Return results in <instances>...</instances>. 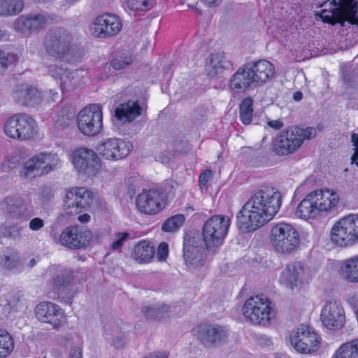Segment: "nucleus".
I'll list each match as a JSON object with an SVG mask.
<instances>
[{"instance_id": "nucleus-1", "label": "nucleus", "mask_w": 358, "mask_h": 358, "mask_svg": "<svg viewBox=\"0 0 358 358\" xmlns=\"http://www.w3.org/2000/svg\"><path fill=\"white\" fill-rule=\"evenodd\" d=\"M281 194L275 188L266 187L254 193L237 215L238 228L248 232L268 222L279 211Z\"/></svg>"}, {"instance_id": "nucleus-2", "label": "nucleus", "mask_w": 358, "mask_h": 358, "mask_svg": "<svg viewBox=\"0 0 358 358\" xmlns=\"http://www.w3.org/2000/svg\"><path fill=\"white\" fill-rule=\"evenodd\" d=\"M62 166V160L56 152H41L28 158L19 172L20 178L32 179L48 175Z\"/></svg>"}, {"instance_id": "nucleus-3", "label": "nucleus", "mask_w": 358, "mask_h": 358, "mask_svg": "<svg viewBox=\"0 0 358 358\" xmlns=\"http://www.w3.org/2000/svg\"><path fill=\"white\" fill-rule=\"evenodd\" d=\"M316 134L317 131L314 127H289L275 137L273 143V152L279 156L291 154L301 147L304 140L311 139Z\"/></svg>"}, {"instance_id": "nucleus-4", "label": "nucleus", "mask_w": 358, "mask_h": 358, "mask_svg": "<svg viewBox=\"0 0 358 358\" xmlns=\"http://www.w3.org/2000/svg\"><path fill=\"white\" fill-rule=\"evenodd\" d=\"M329 9L324 8L320 17L324 22L344 25L345 21L358 25V0H329Z\"/></svg>"}, {"instance_id": "nucleus-5", "label": "nucleus", "mask_w": 358, "mask_h": 358, "mask_svg": "<svg viewBox=\"0 0 358 358\" xmlns=\"http://www.w3.org/2000/svg\"><path fill=\"white\" fill-rule=\"evenodd\" d=\"M242 313L246 321L262 326L269 324L275 315L271 301L263 295L249 297L243 305Z\"/></svg>"}, {"instance_id": "nucleus-6", "label": "nucleus", "mask_w": 358, "mask_h": 358, "mask_svg": "<svg viewBox=\"0 0 358 358\" xmlns=\"http://www.w3.org/2000/svg\"><path fill=\"white\" fill-rule=\"evenodd\" d=\"M72 36L66 30L57 28L50 30L45 36L43 47L45 52L55 59L69 61L72 55Z\"/></svg>"}, {"instance_id": "nucleus-7", "label": "nucleus", "mask_w": 358, "mask_h": 358, "mask_svg": "<svg viewBox=\"0 0 358 358\" xmlns=\"http://www.w3.org/2000/svg\"><path fill=\"white\" fill-rule=\"evenodd\" d=\"M230 226V220L224 215H215L203 226V241L209 252H215L224 243Z\"/></svg>"}, {"instance_id": "nucleus-8", "label": "nucleus", "mask_w": 358, "mask_h": 358, "mask_svg": "<svg viewBox=\"0 0 358 358\" xmlns=\"http://www.w3.org/2000/svg\"><path fill=\"white\" fill-rule=\"evenodd\" d=\"M73 60L69 57V61L55 59L54 64L45 63L48 74L52 78L58 80L62 91L68 92L74 90L81 84L84 71L82 69L70 70L67 63Z\"/></svg>"}, {"instance_id": "nucleus-9", "label": "nucleus", "mask_w": 358, "mask_h": 358, "mask_svg": "<svg viewBox=\"0 0 358 358\" xmlns=\"http://www.w3.org/2000/svg\"><path fill=\"white\" fill-rule=\"evenodd\" d=\"M331 240L342 248L358 243V214H350L337 221L331 228Z\"/></svg>"}, {"instance_id": "nucleus-10", "label": "nucleus", "mask_w": 358, "mask_h": 358, "mask_svg": "<svg viewBox=\"0 0 358 358\" xmlns=\"http://www.w3.org/2000/svg\"><path fill=\"white\" fill-rule=\"evenodd\" d=\"M270 241L274 250L281 254L293 252L299 243L296 229L290 224L280 222L270 232Z\"/></svg>"}, {"instance_id": "nucleus-11", "label": "nucleus", "mask_w": 358, "mask_h": 358, "mask_svg": "<svg viewBox=\"0 0 358 358\" xmlns=\"http://www.w3.org/2000/svg\"><path fill=\"white\" fill-rule=\"evenodd\" d=\"M3 130L5 134L10 138L29 140L37 133V124L29 115L17 113L6 121Z\"/></svg>"}, {"instance_id": "nucleus-12", "label": "nucleus", "mask_w": 358, "mask_h": 358, "mask_svg": "<svg viewBox=\"0 0 358 358\" xmlns=\"http://www.w3.org/2000/svg\"><path fill=\"white\" fill-rule=\"evenodd\" d=\"M290 342L297 352L310 354L320 348L321 338L312 327L301 324L292 331Z\"/></svg>"}, {"instance_id": "nucleus-13", "label": "nucleus", "mask_w": 358, "mask_h": 358, "mask_svg": "<svg viewBox=\"0 0 358 358\" xmlns=\"http://www.w3.org/2000/svg\"><path fill=\"white\" fill-rule=\"evenodd\" d=\"M101 106L92 104L83 108L77 116V125L80 131L86 136L99 134L103 127Z\"/></svg>"}, {"instance_id": "nucleus-14", "label": "nucleus", "mask_w": 358, "mask_h": 358, "mask_svg": "<svg viewBox=\"0 0 358 358\" xmlns=\"http://www.w3.org/2000/svg\"><path fill=\"white\" fill-rule=\"evenodd\" d=\"M93 201L92 192L85 187H75L66 191L64 210L66 214L76 215L87 210Z\"/></svg>"}, {"instance_id": "nucleus-15", "label": "nucleus", "mask_w": 358, "mask_h": 358, "mask_svg": "<svg viewBox=\"0 0 358 358\" xmlns=\"http://www.w3.org/2000/svg\"><path fill=\"white\" fill-rule=\"evenodd\" d=\"M129 141L120 138H109L97 145V152L105 159L117 161L125 158L131 151Z\"/></svg>"}, {"instance_id": "nucleus-16", "label": "nucleus", "mask_w": 358, "mask_h": 358, "mask_svg": "<svg viewBox=\"0 0 358 358\" xmlns=\"http://www.w3.org/2000/svg\"><path fill=\"white\" fill-rule=\"evenodd\" d=\"M72 163L80 173L87 176H95L101 168L96 153L86 148H80L73 152Z\"/></svg>"}, {"instance_id": "nucleus-17", "label": "nucleus", "mask_w": 358, "mask_h": 358, "mask_svg": "<svg viewBox=\"0 0 358 358\" xmlns=\"http://www.w3.org/2000/svg\"><path fill=\"white\" fill-rule=\"evenodd\" d=\"M122 29L120 18L113 14L97 16L90 27L91 34L97 38H107L117 34Z\"/></svg>"}, {"instance_id": "nucleus-18", "label": "nucleus", "mask_w": 358, "mask_h": 358, "mask_svg": "<svg viewBox=\"0 0 358 358\" xmlns=\"http://www.w3.org/2000/svg\"><path fill=\"white\" fill-rule=\"evenodd\" d=\"M320 320L328 329H342L345 323V314L341 303L336 301H327L321 308Z\"/></svg>"}, {"instance_id": "nucleus-19", "label": "nucleus", "mask_w": 358, "mask_h": 358, "mask_svg": "<svg viewBox=\"0 0 358 358\" xmlns=\"http://www.w3.org/2000/svg\"><path fill=\"white\" fill-rule=\"evenodd\" d=\"M136 203L141 213L155 215L164 208L165 197L163 192L158 189H144L137 196Z\"/></svg>"}, {"instance_id": "nucleus-20", "label": "nucleus", "mask_w": 358, "mask_h": 358, "mask_svg": "<svg viewBox=\"0 0 358 358\" xmlns=\"http://www.w3.org/2000/svg\"><path fill=\"white\" fill-rule=\"evenodd\" d=\"M36 319L45 323L50 324L54 329L62 325L65 321L64 310L56 303L43 301L38 303L35 308Z\"/></svg>"}, {"instance_id": "nucleus-21", "label": "nucleus", "mask_w": 358, "mask_h": 358, "mask_svg": "<svg viewBox=\"0 0 358 358\" xmlns=\"http://www.w3.org/2000/svg\"><path fill=\"white\" fill-rule=\"evenodd\" d=\"M92 238L88 229L71 226L66 228L60 234L59 243L71 249H78L86 246Z\"/></svg>"}, {"instance_id": "nucleus-22", "label": "nucleus", "mask_w": 358, "mask_h": 358, "mask_svg": "<svg viewBox=\"0 0 358 358\" xmlns=\"http://www.w3.org/2000/svg\"><path fill=\"white\" fill-rule=\"evenodd\" d=\"M198 339L206 346H215L222 343L227 337V329L217 324H203L196 330Z\"/></svg>"}, {"instance_id": "nucleus-23", "label": "nucleus", "mask_w": 358, "mask_h": 358, "mask_svg": "<svg viewBox=\"0 0 358 358\" xmlns=\"http://www.w3.org/2000/svg\"><path fill=\"white\" fill-rule=\"evenodd\" d=\"M47 18L42 14L22 15L14 22V29L17 32L29 35L35 31L45 27Z\"/></svg>"}, {"instance_id": "nucleus-24", "label": "nucleus", "mask_w": 358, "mask_h": 358, "mask_svg": "<svg viewBox=\"0 0 358 358\" xmlns=\"http://www.w3.org/2000/svg\"><path fill=\"white\" fill-rule=\"evenodd\" d=\"M252 73L248 64L239 68L230 79V89L239 93L245 91L247 88L257 86Z\"/></svg>"}, {"instance_id": "nucleus-25", "label": "nucleus", "mask_w": 358, "mask_h": 358, "mask_svg": "<svg viewBox=\"0 0 358 358\" xmlns=\"http://www.w3.org/2000/svg\"><path fill=\"white\" fill-rule=\"evenodd\" d=\"M4 205L3 210L8 218L26 221L31 217L27 204L21 197H7Z\"/></svg>"}, {"instance_id": "nucleus-26", "label": "nucleus", "mask_w": 358, "mask_h": 358, "mask_svg": "<svg viewBox=\"0 0 358 358\" xmlns=\"http://www.w3.org/2000/svg\"><path fill=\"white\" fill-rule=\"evenodd\" d=\"M320 212H327L335 208L339 201L336 192L330 189H317L309 193Z\"/></svg>"}, {"instance_id": "nucleus-27", "label": "nucleus", "mask_w": 358, "mask_h": 358, "mask_svg": "<svg viewBox=\"0 0 358 358\" xmlns=\"http://www.w3.org/2000/svg\"><path fill=\"white\" fill-rule=\"evenodd\" d=\"M183 251L185 264L189 269H197L205 264L206 250L203 246L185 243Z\"/></svg>"}, {"instance_id": "nucleus-28", "label": "nucleus", "mask_w": 358, "mask_h": 358, "mask_svg": "<svg viewBox=\"0 0 358 358\" xmlns=\"http://www.w3.org/2000/svg\"><path fill=\"white\" fill-rule=\"evenodd\" d=\"M142 108L137 101L129 100L115 110V117L121 123H129L141 115Z\"/></svg>"}, {"instance_id": "nucleus-29", "label": "nucleus", "mask_w": 358, "mask_h": 358, "mask_svg": "<svg viewBox=\"0 0 358 358\" xmlns=\"http://www.w3.org/2000/svg\"><path fill=\"white\" fill-rule=\"evenodd\" d=\"M248 65L251 67L257 86L267 83L274 75L273 65L267 60H259Z\"/></svg>"}, {"instance_id": "nucleus-30", "label": "nucleus", "mask_w": 358, "mask_h": 358, "mask_svg": "<svg viewBox=\"0 0 358 358\" xmlns=\"http://www.w3.org/2000/svg\"><path fill=\"white\" fill-rule=\"evenodd\" d=\"M0 267L6 271L19 273L22 271L23 266L20 261L19 252L14 249L7 248L0 255Z\"/></svg>"}, {"instance_id": "nucleus-31", "label": "nucleus", "mask_w": 358, "mask_h": 358, "mask_svg": "<svg viewBox=\"0 0 358 358\" xmlns=\"http://www.w3.org/2000/svg\"><path fill=\"white\" fill-rule=\"evenodd\" d=\"M303 269L299 264H291L282 271L279 282L288 289H293L301 281Z\"/></svg>"}, {"instance_id": "nucleus-32", "label": "nucleus", "mask_w": 358, "mask_h": 358, "mask_svg": "<svg viewBox=\"0 0 358 358\" xmlns=\"http://www.w3.org/2000/svg\"><path fill=\"white\" fill-rule=\"evenodd\" d=\"M16 98L23 105L34 106L41 101V94L36 87L22 84L17 87Z\"/></svg>"}, {"instance_id": "nucleus-33", "label": "nucleus", "mask_w": 358, "mask_h": 358, "mask_svg": "<svg viewBox=\"0 0 358 358\" xmlns=\"http://www.w3.org/2000/svg\"><path fill=\"white\" fill-rule=\"evenodd\" d=\"M132 255L138 263L146 264L154 257L155 248L149 242L142 241L134 246Z\"/></svg>"}, {"instance_id": "nucleus-34", "label": "nucleus", "mask_w": 358, "mask_h": 358, "mask_svg": "<svg viewBox=\"0 0 358 358\" xmlns=\"http://www.w3.org/2000/svg\"><path fill=\"white\" fill-rule=\"evenodd\" d=\"M231 65L224 53L213 54L206 64V71L211 76H215L222 69H227Z\"/></svg>"}, {"instance_id": "nucleus-35", "label": "nucleus", "mask_w": 358, "mask_h": 358, "mask_svg": "<svg viewBox=\"0 0 358 358\" xmlns=\"http://www.w3.org/2000/svg\"><path fill=\"white\" fill-rule=\"evenodd\" d=\"M320 213L309 194L299 203L296 210L297 216L306 220L315 218Z\"/></svg>"}, {"instance_id": "nucleus-36", "label": "nucleus", "mask_w": 358, "mask_h": 358, "mask_svg": "<svg viewBox=\"0 0 358 358\" xmlns=\"http://www.w3.org/2000/svg\"><path fill=\"white\" fill-rule=\"evenodd\" d=\"M24 6L23 0H0V16L16 15L23 10Z\"/></svg>"}, {"instance_id": "nucleus-37", "label": "nucleus", "mask_w": 358, "mask_h": 358, "mask_svg": "<svg viewBox=\"0 0 358 358\" xmlns=\"http://www.w3.org/2000/svg\"><path fill=\"white\" fill-rule=\"evenodd\" d=\"M344 278L349 282H358V256L346 259L341 267Z\"/></svg>"}, {"instance_id": "nucleus-38", "label": "nucleus", "mask_w": 358, "mask_h": 358, "mask_svg": "<svg viewBox=\"0 0 358 358\" xmlns=\"http://www.w3.org/2000/svg\"><path fill=\"white\" fill-rule=\"evenodd\" d=\"M333 358H358V340L343 344Z\"/></svg>"}, {"instance_id": "nucleus-39", "label": "nucleus", "mask_w": 358, "mask_h": 358, "mask_svg": "<svg viewBox=\"0 0 358 358\" xmlns=\"http://www.w3.org/2000/svg\"><path fill=\"white\" fill-rule=\"evenodd\" d=\"M14 349V341L6 330L0 329V358L9 355Z\"/></svg>"}, {"instance_id": "nucleus-40", "label": "nucleus", "mask_w": 358, "mask_h": 358, "mask_svg": "<svg viewBox=\"0 0 358 358\" xmlns=\"http://www.w3.org/2000/svg\"><path fill=\"white\" fill-rule=\"evenodd\" d=\"M252 104V99L250 97L244 99L240 104V118L243 124L245 125L251 122L253 113Z\"/></svg>"}, {"instance_id": "nucleus-41", "label": "nucleus", "mask_w": 358, "mask_h": 358, "mask_svg": "<svg viewBox=\"0 0 358 358\" xmlns=\"http://www.w3.org/2000/svg\"><path fill=\"white\" fill-rule=\"evenodd\" d=\"M185 220V216L182 214L173 215L163 223L162 229L165 232L176 231L183 224Z\"/></svg>"}, {"instance_id": "nucleus-42", "label": "nucleus", "mask_w": 358, "mask_h": 358, "mask_svg": "<svg viewBox=\"0 0 358 358\" xmlns=\"http://www.w3.org/2000/svg\"><path fill=\"white\" fill-rule=\"evenodd\" d=\"M134 61L131 53L129 52H122L116 55L111 61V66L117 70H120L130 65Z\"/></svg>"}, {"instance_id": "nucleus-43", "label": "nucleus", "mask_w": 358, "mask_h": 358, "mask_svg": "<svg viewBox=\"0 0 358 358\" xmlns=\"http://www.w3.org/2000/svg\"><path fill=\"white\" fill-rule=\"evenodd\" d=\"M156 0H124L127 8L131 10H148Z\"/></svg>"}, {"instance_id": "nucleus-44", "label": "nucleus", "mask_w": 358, "mask_h": 358, "mask_svg": "<svg viewBox=\"0 0 358 358\" xmlns=\"http://www.w3.org/2000/svg\"><path fill=\"white\" fill-rule=\"evenodd\" d=\"M73 114L71 112L62 110L58 113L57 119L55 120V126L58 129H63L69 126L73 120Z\"/></svg>"}, {"instance_id": "nucleus-45", "label": "nucleus", "mask_w": 358, "mask_h": 358, "mask_svg": "<svg viewBox=\"0 0 358 358\" xmlns=\"http://www.w3.org/2000/svg\"><path fill=\"white\" fill-rule=\"evenodd\" d=\"M168 310V307L164 304L157 306L144 307L142 312L147 317L159 318L161 315Z\"/></svg>"}, {"instance_id": "nucleus-46", "label": "nucleus", "mask_w": 358, "mask_h": 358, "mask_svg": "<svg viewBox=\"0 0 358 358\" xmlns=\"http://www.w3.org/2000/svg\"><path fill=\"white\" fill-rule=\"evenodd\" d=\"M17 60L16 55L0 50V73L4 71L9 65Z\"/></svg>"}, {"instance_id": "nucleus-47", "label": "nucleus", "mask_w": 358, "mask_h": 358, "mask_svg": "<svg viewBox=\"0 0 358 358\" xmlns=\"http://www.w3.org/2000/svg\"><path fill=\"white\" fill-rule=\"evenodd\" d=\"M129 234L127 232H119L114 234V241L110 245V250L113 251L121 252L124 243L127 241Z\"/></svg>"}, {"instance_id": "nucleus-48", "label": "nucleus", "mask_w": 358, "mask_h": 358, "mask_svg": "<svg viewBox=\"0 0 358 358\" xmlns=\"http://www.w3.org/2000/svg\"><path fill=\"white\" fill-rule=\"evenodd\" d=\"M169 247L166 243H161L157 249V257L159 261H164L168 256Z\"/></svg>"}, {"instance_id": "nucleus-49", "label": "nucleus", "mask_w": 358, "mask_h": 358, "mask_svg": "<svg viewBox=\"0 0 358 358\" xmlns=\"http://www.w3.org/2000/svg\"><path fill=\"white\" fill-rule=\"evenodd\" d=\"M45 225L44 220L40 217H34L29 221V227L31 231H38Z\"/></svg>"}, {"instance_id": "nucleus-50", "label": "nucleus", "mask_w": 358, "mask_h": 358, "mask_svg": "<svg viewBox=\"0 0 358 358\" xmlns=\"http://www.w3.org/2000/svg\"><path fill=\"white\" fill-rule=\"evenodd\" d=\"M351 142L354 148V153L351 157V163H355L358 160V134L352 133L351 135Z\"/></svg>"}, {"instance_id": "nucleus-51", "label": "nucleus", "mask_w": 358, "mask_h": 358, "mask_svg": "<svg viewBox=\"0 0 358 358\" xmlns=\"http://www.w3.org/2000/svg\"><path fill=\"white\" fill-rule=\"evenodd\" d=\"M53 196V193L50 187H43L39 193V199L43 202H47Z\"/></svg>"}, {"instance_id": "nucleus-52", "label": "nucleus", "mask_w": 358, "mask_h": 358, "mask_svg": "<svg viewBox=\"0 0 358 358\" xmlns=\"http://www.w3.org/2000/svg\"><path fill=\"white\" fill-rule=\"evenodd\" d=\"M212 171L210 170H205L199 176V185L202 187L206 186L207 182L212 178Z\"/></svg>"}, {"instance_id": "nucleus-53", "label": "nucleus", "mask_w": 358, "mask_h": 358, "mask_svg": "<svg viewBox=\"0 0 358 358\" xmlns=\"http://www.w3.org/2000/svg\"><path fill=\"white\" fill-rule=\"evenodd\" d=\"M67 282L68 280L64 274L57 275L53 279V283L55 289H59L62 286L65 285Z\"/></svg>"}, {"instance_id": "nucleus-54", "label": "nucleus", "mask_w": 358, "mask_h": 358, "mask_svg": "<svg viewBox=\"0 0 358 358\" xmlns=\"http://www.w3.org/2000/svg\"><path fill=\"white\" fill-rule=\"evenodd\" d=\"M267 124L274 129H280L283 127V123L280 120H269Z\"/></svg>"}, {"instance_id": "nucleus-55", "label": "nucleus", "mask_w": 358, "mask_h": 358, "mask_svg": "<svg viewBox=\"0 0 358 358\" xmlns=\"http://www.w3.org/2000/svg\"><path fill=\"white\" fill-rule=\"evenodd\" d=\"M69 358H83L82 351L80 348H74L71 350Z\"/></svg>"}, {"instance_id": "nucleus-56", "label": "nucleus", "mask_w": 358, "mask_h": 358, "mask_svg": "<svg viewBox=\"0 0 358 358\" xmlns=\"http://www.w3.org/2000/svg\"><path fill=\"white\" fill-rule=\"evenodd\" d=\"M201 1L208 6H215L219 5L222 0H201Z\"/></svg>"}, {"instance_id": "nucleus-57", "label": "nucleus", "mask_w": 358, "mask_h": 358, "mask_svg": "<svg viewBox=\"0 0 358 358\" xmlns=\"http://www.w3.org/2000/svg\"><path fill=\"white\" fill-rule=\"evenodd\" d=\"M78 219L80 222L85 223L90 221V216L88 214L85 213L80 215Z\"/></svg>"}, {"instance_id": "nucleus-58", "label": "nucleus", "mask_w": 358, "mask_h": 358, "mask_svg": "<svg viewBox=\"0 0 358 358\" xmlns=\"http://www.w3.org/2000/svg\"><path fill=\"white\" fill-rule=\"evenodd\" d=\"M303 98V94L302 92H299V91H296L293 94V99L296 101H299L302 99Z\"/></svg>"}, {"instance_id": "nucleus-59", "label": "nucleus", "mask_w": 358, "mask_h": 358, "mask_svg": "<svg viewBox=\"0 0 358 358\" xmlns=\"http://www.w3.org/2000/svg\"><path fill=\"white\" fill-rule=\"evenodd\" d=\"M80 1V0H64V4L69 7L77 3Z\"/></svg>"}, {"instance_id": "nucleus-60", "label": "nucleus", "mask_w": 358, "mask_h": 358, "mask_svg": "<svg viewBox=\"0 0 358 358\" xmlns=\"http://www.w3.org/2000/svg\"><path fill=\"white\" fill-rule=\"evenodd\" d=\"M13 236H18L21 234V231L22 230V227H13Z\"/></svg>"}, {"instance_id": "nucleus-61", "label": "nucleus", "mask_w": 358, "mask_h": 358, "mask_svg": "<svg viewBox=\"0 0 358 358\" xmlns=\"http://www.w3.org/2000/svg\"><path fill=\"white\" fill-rule=\"evenodd\" d=\"M36 264V260L35 259H31L29 262V265L30 267H33L34 265Z\"/></svg>"}, {"instance_id": "nucleus-62", "label": "nucleus", "mask_w": 358, "mask_h": 358, "mask_svg": "<svg viewBox=\"0 0 358 358\" xmlns=\"http://www.w3.org/2000/svg\"><path fill=\"white\" fill-rule=\"evenodd\" d=\"M4 34L1 29H0V39L3 36Z\"/></svg>"}, {"instance_id": "nucleus-63", "label": "nucleus", "mask_w": 358, "mask_h": 358, "mask_svg": "<svg viewBox=\"0 0 358 358\" xmlns=\"http://www.w3.org/2000/svg\"><path fill=\"white\" fill-rule=\"evenodd\" d=\"M114 345H115L116 347H117V348H118V347H120V346L121 345L120 344H119V343H114Z\"/></svg>"}]
</instances>
